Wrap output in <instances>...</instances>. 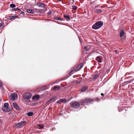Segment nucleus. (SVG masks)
I'll list each match as a JSON object with an SVG mask.
<instances>
[{"mask_svg": "<svg viewBox=\"0 0 134 134\" xmlns=\"http://www.w3.org/2000/svg\"><path fill=\"white\" fill-rule=\"evenodd\" d=\"M60 87L59 86L58 87L57 86H55L53 88L54 90H55V91H57L58 90H59L60 89Z\"/></svg>", "mask_w": 134, "mask_h": 134, "instance_id": "19", "label": "nucleus"}, {"mask_svg": "<svg viewBox=\"0 0 134 134\" xmlns=\"http://www.w3.org/2000/svg\"><path fill=\"white\" fill-rule=\"evenodd\" d=\"M54 20H59L61 21H62L63 20V19L60 17H56L54 18Z\"/></svg>", "mask_w": 134, "mask_h": 134, "instance_id": "17", "label": "nucleus"}, {"mask_svg": "<svg viewBox=\"0 0 134 134\" xmlns=\"http://www.w3.org/2000/svg\"><path fill=\"white\" fill-rule=\"evenodd\" d=\"M33 114V113L32 112H30L28 113L27 114V115L28 116H30L32 115Z\"/></svg>", "mask_w": 134, "mask_h": 134, "instance_id": "23", "label": "nucleus"}, {"mask_svg": "<svg viewBox=\"0 0 134 134\" xmlns=\"http://www.w3.org/2000/svg\"><path fill=\"white\" fill-rule=\"evenodd\" d=\"M17 16H9V17L8 19H9V20H11L12 19H16V18H17Z\"/></svg>", "mask_w": 134, "mask_h": 134, "instance_id": "14", "label": "nucleus"}, {"mask_svg": "<svg viewBox=\"0 0 134 134\" xmlns=\"http://www.w3.org/2000/svg\"><path fill=\"white\" fill-rule=\"evenodd\" d=\"M72 1H73V2H72V4H74V3L75 2V1H74V0H72Z\"/></svg>", "mask_w": 134, "mask_h": 134, "instance_id": "42", "label": "nucleus"}, {"mask_svg": "<svg viewBox=\"0 0 134 134\" xmlns=\"http://www.w3.org/2000/svg\"><path fill=\"white\" fill-rule=\"evenodd\" d=\"M79 40H80V42L81 43V40H80V37H79Z\"/></svg>", "mask_w": 134, "mask_h": 134, "instance_id": "45", "label": "nucleus"}, {"mask_svg": "<svg viewBox=\"0 0 134 134\" xmlns=\"http://www.w3.org/2000/svg\"><path fill=\"white\" fill-rule=\"evenodd\" d=\"M38 11L42 13L44 12V10L43 9H38Z\"/></svg>", "mask_w": 134, "mask_h": 134, "instance_id": "31", "label": "nucleus"}, {"mask_svg": "<svg viewBox=\"0 0 134 134\" xmlns=\"http://www.w3.org/2000/svg\"><path fill=\"white\" fill-rule=\"evenodd\" d=\"M98 7V5H97V6H96L95 7V8H96Z\"/></svg>", "mask_w": 134, "mask_h": 134, "instance_id": "46", "label": "nucleus"}, {"mask_svg": "<svg viewBox=\"0 0 134 134\" xmlns=\"http://www.w3.org/2000/svg\"><path fill=\"white\" fill-rule=\"evenodd\" d=\"M43 127V126L41 125L40 124H39L38 126V128L39 129H42Z\"/></svg>", "mask_w": 134, "mask_h": 134, "instance_id": "25", "label": "nucleus"}, {"mask_svg": "<svg viewBox=\"0 0 134 134\" xmlns=\"http://www.w3.org/2000/svg\"><path fill=\"white\" fill-rule=\"evenodd\" d=\"M124 32L123 30H122L120 31V37H122L124 35Z\"/></svg>", "mask_w": 134, "mask_h": 134, "instance_id": "18", "label": "nucleus"}, {"mask_svg": "<svg viewBox=\"0 0 134 134\" xmlns=\"http://www.w3.org/2000/svg\"><path fill=\"white\" fill-rule=\"evenodd\" d=\"M80 68H78V66L77 67L76 69L75 70V71H78L80 69Z\"/></svg>", "mask_w": 134, "mask_h": 134, "instance_id": "33", "label": "nucleus"}, {"mask_svg": "<svg viewBox=\"0 0 134 134\" xmlns=\"http://www.w3.org/2000/svg\"><path fill=\"white\" fill-rule=\"evenodd\" d=\"M2 83L0 81V87H2Z\"/></svg>", "mask_w": 134, "mask_h": 134, "instance_id": "40", "label": "nucleus"}, {"mask_svg": "<svg viewBox=\"0 0 134 134\" xmlns=\"http://www.w3.org/2000/svg\"><path fill=\"white\" fill-rule=\"evenodd\" d=\"M27 12L29 13H34L33 10L31 9H28L27 10Z\"/></svg>", "mask_w": 134, "mask_h": 134, "instance_id": "13", "label": "nucleus"}, {"mask_svg": "<svg viewBox=\"0 0 134 134\" xmlns=\"http://www.w3.org/2000/svg\"><path fill=\"white\" fill-rule=\"evenodd\" d=\"M3 25V23H0V27H1Z\"/></svg>", "mask_w": 134, "mask_h": 134, "instance_id": "41", "label": "nucleus"}, {"mask_svg": "<svg viewBox=\"0 0 134 134\" xmlns=\"http://www.w3.org/2000/svg\"><path fill=\"white\" fill-rule=\"evenodd\" d=\"M103 23L102 21H99L96 22L92 26L93 29L97 30L101 27L103 25Z\"/></svg>", "mask_w": 134, "mask_h": 134, "instance_id": "1", "label": "nucleus"}, {"mask_svg": "<svg viewBox=\"0 0 134 134\" xmlns=\"http://www.w3.org/2000/svg\"><path fill=\"white\" fill-rule=\"evenodd\" d=\"M130 74H127V75H125V76H127V75H130Z\"/></svg>", "mask_w": 134, "mask_h": 134, "instance_id": "47", "label": "nucleus"}, {"mask_svg": "<svg viewBox=\"0 0 134 134\" xmlns=\"http://www.w3.org/2000/svg\"><path fill=\"white\" fill-rule=\"evenodd\" d=\"M12 10L13 11H16V8H12Z\"/></svg>", "mask_w": 134, "mask_h": 134, "instance_id": "37", "label": "nucleus"}, {"mask_svg": "<svg viewBox=\"0 0 134 134\" xmlns=\"http://www.w3.org/2000/svg\"><path fill=\"white\" fill-rule=\"evenodd\" d=\"M124 110H126V109H122V110H119V112H120V111H124Z\"/></svg>", "mask_w": 134, "mask_h": 134, "instance_id": "39", "label": "nucleus"}, {"mask_svg": "<svg viewBox=\"0 0 134 134\" xmlns=\"http://www.w3.org/2000/svg\"><path fill=\"white\" fill-rule=\"evenodd\" d=\"M10 6L12 8H14L16 7L15 5L14 4H11L10 5Z\"/></svg>", "mask_w": 134, "mask_h": 134, "instance_id": "27", "label": "nucleus"}, {"mask_svg": "<svg viewBox=\"0 0 134 134\" xmlns=\"http://www.w3.org/2000/svg\"><path fill=\"white\" fill-rule=\"evenodd\" d=\"M8 104L7 103H5L4 104L3 107H8Z\"/></svg>", "mask_w": 134, "mask_h": 134, "instance_id": "29", "label": "nucleus"}, {"mask_svg": "<svg viewBox=\"0 0 134 134\" xmlns=\"http://www.w3.org/2000/svg\"><path fill=\"white\" fill-rule=\"evenodd\" d=\"M91 49V47L89 45H87L84 47L83 49L85 51H88Z\"/></svg>", "mask_w": 134, "mask_h": 134, "instance_id": "10", "label": "nucleus"}, {"mask_svg": "<svg viewBox=\"0 0 134 134\" xmlns=\"http://www.w3.org/2000/svg\"><path fill=\"white\" fill-rule=\"evenodd\" d=\"M39 97V95H35L34 96H33L32 97V99H34V98H36L37 99H38Z\"/></svg>", "mask_w": 134, "mask_h": 134, "instance_id": "21", "label": "nucleus"}, {"mask_svg": "<svg viewBox=\"0 0 134 134\" xmlns=\"http://www.w3.org/2000/svg\"><path fill=\"white\" fill-rule=\"evenodd\" d=\"M35 10H38V9H36V8H35Z\"/></svg>", "mask_w": 134, "mask_h": 134, "instance_id": "48", "label": "nucleus"}, {"mask_svg": "<svg viewBox=\"0 0 134 134\" xmlns=\"http://www.w3.org/2000/svg\"><path fill=\"white\" fill-rule=\"evenodd\" d=\"M21 13L23 15H24L25 14L24 12L22 11L21 12Z\"/></svg>", "mask_w": 134, "mask_h": 134, "instance_id": "38", "label": "nucleus"}, {"mask_svg": "<svg viewBox=\"0 0 134 134\" xmlns=\"http://www.w3.org/2000/svg\"><path fill=\"white\" fill-rule=\"evenodd\" d=\"M55 99V98H51L49 100V101H48V102H52V100L53 99Z\"/></svg>", "mask_w": 134, "mask_h": 134, "instance_id": "32", "label": "nucleus"}, {"mask_svg": "<svg viewBox=\"0 0 134 134\" xmlns=\"http://www.w3.org/2000/svg\"><path fill=\"white\" fill-rule=\"evenodd\" d=\"M75 81L76 83H80L81 82V81H80L76 80Z\"/></svg>", "mask_w": 134, "mask_h": 134, "instance_id": "34", "label": "nucleus"}, {"mask_svg": "<svg viewBox=\"0 0 134 134\" xmlns=\"http://www.w3.org/2000/svg\"><path fill=\"white\" fill-rule=\"evenodd\" d=\"M32 96L31 93H27L24 94L23 96V98L26 100H28L30 99Z\"/></svg>", "mask_w": 134, "mask_h": 134, "instance_id": "5", "label": "nucleus"}, {"mask_svg": "<svg viewBox=\"0 0 134 134\" xmlns=\"http://www.w3.org/2000/svg\"><path fill=\"white\" fill-rule=\"evenodd\" d=\"M83 64L82 63L80 64L78 66V68H79L81 69L83 66Z\"/></svg>", "mask_w": 134, "mask_h": 134, "instance_id": "24", "label": "nucleus"}, {"mask_svg": "<svg viewBox=\"0 0 134 134\" xmlns=\"http://www.w3.org/2000/svg\"><path fill=\"white\" fill-rule=\"evenodd\" d=\"M64 17L65 18L68 20H70L69 16L66 14L64 15Z\"/></svg>", "mask_w": 134, "mask_h": 134, "instance_id": "16", "label": "nucleus"}, {"mask_svg": "<svg viewBox=\"0 0 134 134\" xmlns=\"http://www.w3.org/2000/svg\"><path fill=\"white\" fill-rule=\"evenodd\" d=\"M52 13L53 12L52 11H50L48 13V14L49 15H51V14H52Z\"/></svg>", "mask_w": 134, "mask_h": 134, "instance_id": "35", "label": "nucleus"}, {"mask_svg": "<svg viewBox=\"0 0 134 134\" xmlns=\"http://www.w3.org/2000/svg\"><path fill=\"white\" fill-rule=\"evenodd\" d=\"M99 76V75L98 74H96L93 77V78L94 79L96 80V79L97 77Z\"/></svg>", "mask_w": 134, "mask_h": 134, "instance_id": "26", "label": "nucleus"}, {"mask_svg": "<svg viewBox=\"0 0 134 134\" xmlns=\"http://www.w3.org/2000/svg\"><path fill=\"white\" fill-rule=\"evenodd\" d=\"M88 87L87 86H83L81 90V92H83L87 90Z\"/></svg>", "mask_w": 134, "mask_h": 134, "instance_id": "12", "label": "nucleus"}, {"mask_svg": "<svg viewBox=\"0 0 134 134\" xmlns=\"http://www.w3.org/2000/svg\"><path fill=\"white\" fill-rule=\"evenodd\" d=\"M134 80V79H131L129 80L125 81L124 82V84H127L128 83H131V82H133Z\"/></svg>", "mask_w": 134, "mask_h": 134, "instance_id": "11", "label": "nucleus"}, {"mask_svg": "<svg viewBox=\"0 0 134 134\" xmlns=\"http://www.w3.org/2000/svg\"><path fill=\"white\" fill-rule=\"evenodd\" d=\"M96 60L97 61V62H101V59L98 56L96 59Z\"/></svg>", "mask_w": 134, "mask_h": 134, "instance_id": "20", "label": "nucleus"}, {"mask_svg": "<svg viewBox=\"0 0 134 134\" xmlns=\"http://www.w3.org/2000/svg\"><path fill=\"white\" fill-rule=\"evenodd\" d=\"M80 102V101L79 102ZM80 103H78L77 102H72L70 103V104L71 107L75 108L78 109L80 107Z\"/></svg>", "mask_w": 134, "mask_h": 134, "instance_id": "3", "label": "nucleus"}, {"mask_svg": "<svg viewBox=\"0 0 134 134\" xmlns=\"http://www.w3.org/2000/svg\"><path fill=\"white\" fill-rule=\"evenodd\" d=\"M16 8V11H18L19 12H20L21 11V10L19 8Z\"/></svg>", "mask_w": 134, "mask_h": 134, "instance_id": "36", "label": "nucleus"}, {"mask_svg": "<svg viewBox=\"0 0 134 134\" xmlns=\"http://www.w3.org/2000/svg\"><path fill=\"white\" fill-rule=\"evenodd\" d=\"M72 8L73 10H76L77 9V7L75 5H73L72 6Z\"/></svg>", "mask_w": 134, "mask_h": 134, "instance_id": "22", "label": "nucleus"}, {"mask_svg": "<svg viewBox=\"0 0 134 134\" xmlns=\"http://www.w3.org/2000/svg\"><path fill=\"white\" fill-rule=\"evenodd\" d=\"M62 101H63L62 102H63L64 103H66L67 102L66 100L65 99H62Z\"/></svg>", "mask_w": 134, "mask_h": 134, "instance_id": "30", "label": "nucleus"}, {"mask_svg": "<svg viewBox=\"0 0 134 134\" xmlns=\"http://www.w3.org/2000/svg\"><path fill=\"white\" fill-rule=\"evenodd\" d=\"M73 69H72V70H71V71H70V72H69V73H71V72L73 71Z\"/></svg>", "mask_w": 134, "mask_h": 134, "instance_id": "43", "label": "nucleus"}, {"mask_svg": "<svg viewBox=\"0 0 134 134\" xmlns=\"http://www.w3.org/2000/svg\"><path fill=\"white\" fill-rule=\"evenodd\" d=\"M26 121H23L21 122H20L16 124L15 126L17 128H20L25 125L26 124Z\"/></svg>", "mask_w": 134, "mask_h": 134, "instance_id": "4", "label": "nucleus"}, {"mask_svg": "<svg viewBox=\"0 0 134 134\" xmlns=\"http://www.w3.org/2000/svg\"><path fill=\"white\" fill-rule=\"evenodd\" d=\"M102 12V10L100 9H97L95 11V13L97 14L101 13Z\"/></svg>", "mask_w": 134, "mask_h": 134, "instance_id": "15", "label": "nucleus"}, {"mask_svg": "<svg viewBox=\"0 0 134 134\" xmlns=\"http://www.w3.org/2000/svg\"><path fill=\"white\" fill-rule=\"evenodd\" d=\"M17 97V94L15 93H13L10 95L11 99L12 100H15Z\"/></svg>", "mask_w": 134, "mask_h": 134, "instance_id": "6", "label": "nucleus"}, {"mask_svg": "<svg viewBox=\"0 0 134 134\" xmlns=\"http://www.w3.org/2000/svg\"><path fill=\"white\" fill-rule=\"evenodd\" d=\"M13 105L14 107L16 110H20V108L18 105L17 104L15 103H14L13 104Z\"/></svg>", "mask_w": 134, "mask_h": 134, "instance_id": "8", "label": "nucleus"}, {"mask_svg": "<svg viewBox=\"0 0 134 134\" xmlns=\"http://www.w3.org/2000/svg\"><path fill=\"white\" fill-rule=\"evenodd\" d=\"M36 5L39 7H42L43 8H45V4L42 3H37L36 4Z\"/></svg>", "mask_w": 134, "mask_h": 134, "instance_id": "7", "label": "nucleus"}, {"mask_svg": "<svg viewBox=\"0 0 134 134\" xmlns=\"http://www.w3.org/2000/svg\"><path fill=\"white\" fill-rule=\"evenodd\" d=\"M101 95L102 96H103L104 95V94H103V93H101Z\"/></svg>", "mask_w": 134, "mask_h": 134, "instance_id": "44", "label": "nucleus"}, {"mask_svg": "<svg viewBox=\"0 0 134 134\" xmlns=\"http://www.w3.org/2000/svg\"><path fill=\"white\" fill-rule=\"evenodd\" d=\"M58 1H61V0H58Z\"/></svg>", "mask_w": 134, "mask_h": 134, "instance_id": "50", "label": "nucleus"}, {"mask_svg": "<svg viewBox=\"0 0 134 134\" xmlns=\"http://www.w3.org/2000/svg\"><path fill=\"white\" fill-rule=\"evenodd\" d=\"M93 101L92 99L90 98H87L85 99L84 100H81L80 101V104L83 105L84 104H85L86 105H88V104L90 103Z\"/></svg>", "mask_w": 134, "mask_h": 134, "instance_id": "2", "label": "nucleus"}, {"mask_svg": "<svg viewBox=\"0 0 134 134\" xmlns=\"http://www.w3.org/2000/svg\"><path fill=\"white\" fill-rule=\"evenodd\" d=\"M63 101H62V99H61L58 100L57 102V103L58 104H60Z\"/></svg>", "mask_w": 134, "mask_h": 134, "instance_id": "28", "label": "nucleus"}, {"mask_svg": "<svg viewBox=\"0 0 134 134\" xmlns=\"http://www.w3.org/2000/svg\"><path fill=\"white\" fill-rule=\"evenodd\" d=\"M1 120H0V124L1 123Z\"/></svg>", "mask_w": 134, "mask_h": 134, "instance_id": "49", "label": "nucleus"}, {"mask_svg": "<svg viewBox=\"0 0 134 134\" xmlns=\"http://www.w3.org/2000/svg\"><path fill=\"white\" fill-rule=\"evenodd\" d=\"M3 110L5 111H8L10 110V109H9L8 107H3L2 108Z\"/></svg>", "mask_w": 134, "mask_h": 134, "instance_id": "9", "label": "nucleus"}]
</instances>
